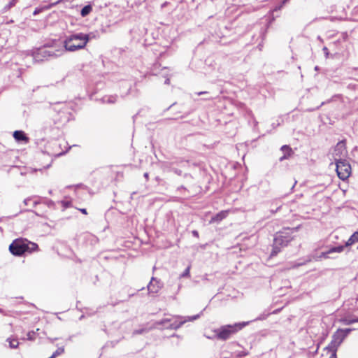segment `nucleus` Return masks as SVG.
<instances>
[{"mask_svg": "<svg viewBox=\"0 0 358 358\" xmlns=\"http://www.w3.org/2000/svg\"><path fill=\"white\" fill-rule=\"evenodd\" d=\"M99 36V32L98 31L89 34L76 33L66 36L60 43L64 48V52H75L83 49L90 39Z\"/></svg>", "mask_w": 358, "mask_h": 358, "instance_id": "obj_1", "label": "nucleus"}, {"mask_svg": "<svg viewBox=\"0 0 358 358\" xmlns=\"http://www.w3.org/2000/svg\"><path fill=\"white\" fill-rule=\"evenodd\" d=\"M299 228V225L292 228L285 227L276 232L273 238V248L270 256H276L280 252L281 248L287 246L294 239V234L297 232Z\"/></svg>", "mask_w": 358, "mask_h": 358, "instance_id": "obj_2", "label": "nucleus"}, {"mask_svg": "<svg viewBox=\"0 0 358 358\" xmlns=\"http://www.w3.org/2000/svg\"><path fill=\"white\" fill-rule=\"evenodd\" d=\"M8 250L15 257H24L38 250V245L24 238H18L13 241Z\"/></svg>", "mask_w": 358, "mask_h": 358, "instance_id": "obj_3", "label": "nucleus"}, {"mask_svg": "<svg viewBox=\"0 0 358 358\" xmlns=\"http://www.w3.org/2000/svg\"><path fill=\"white\" fill-rule=\"evenodd\" d=\"M250 322H236L234 324H227L221 326L220 328L213 331L214 334L212 336H208L210 339H217L220 341H227L234 334L248 325Z\"/></svg>", "mask_w": 358, "mask_h": 358, "instance_id": "obj_4", "label": "nucleus"}, {"mask_svg": "<svg viewBox=\"0 0 358 358\" xmlns=\"http://www.w3.org/2000/svg\"><path fill=\"white\" fill-rule=\"evenodd\" d=\"M57 42L51 44L46 43L36 49L33 52V58L36 62H42L52 58H56L64 52V49L56 48Z\"/></svg>", "mask_w": 358, "mask_h": 358, "instance_id": "obj_5", "label": "nucleus"}, {"mask_svg": "<svg viewBox=\"0 0 358 358\" xmlns=\"http://www.w3.org/2000/svg\"><path fill=\"white\" fill-rule=\"evenodd\" d=\"M202 312L201 313L193 315L188 316L186 317H177L175 319L173 318H165L161 320H159L155 322L156 325H162L164 329H177L180 328L182 324H184L187 321H194L200 317Z\"/></svg>", "mask_w": 358, "mask_h": 358, "instance_id": "obj_6", "label": "nucleus"}, {"mask_svg": "<svg viewBox=\"0 0 358 358\" xmlns=\"http://www.w3.org/2000/svg\"><path fill=\"white\" fill-rule=\"evenodd\" d=\"M213 27H211V30H213V32L211 33V36L213 38V41L215 42H221L220 40L222 38H225L228 36H230V32L231 31V26H229L226 24H213Z\"/></svg>", "mask_w": 358, "mask_h": 358, "instance_id": "obj_7", "label": "nucleus"}, {"mask_svg": "<svg viewBox=\"0 0 358 358\" xmlns=\"http://www.w3.org/2000/svg\"><path fill=\"white\" fill-rule=\"evenodd\" d=\"M345 335H342L338 330L334 333L331 341L329 344L324 348L325 350L331 352L329 358H337V350L338 347L345 340Z\"/></svg>", "mask_w": 358, "mask_h": 358, "instance_id": "obj_8", "label": "nucleus"}, {"mask_svg": "<svg viewBox=\"0 0 358 358\" xmlns=\"http://www.w3.org/2000/svg\"><path fill=\"white\" fill-rule=\"evenodd\" d=\"M336 170L337 175L342 180L348 179L351 173V166L350 164L344 159L339 158L335 161Z\"/></svg>", "mask_w": 358, "mask_h": 358, "instance_id": "obj_9", "label": "nucleus"}, {"mask_svg": "<svg viewBox=\"0 0 358 358\" xmlns=\"http://www.w3.org/2000/svg\"><path fill=\"white\" fill-rule=\"evenodd\" d=\"M346 152V141H340L334 148L333 157L335 161L345 156Z\"/></svg>", "mask_w": 358, "mask_h": 358, "instance_id": "obj_10", "label": "nucleus"}, {"mask_svg": "<svg viewBox=\"0 0 358 358\" xmlns=\"http://www.w3.org/2000/svg\"><path fill=\"white\" fill-rule=\"evenodd\" d=\"M345 246L343 245H338V246H334L331 247L329 250L322 252L321 254L317 257V260H320L322 258L328 259L331 258L329 255L338 252L341 253L344 250ZM331 258H334V257H331Z\"/></svg>", "mask_w": 358, "mask_h": 358, "instance_id": "obj_11", "label": "nucleus"}, {"mask_svg": "<svg viewBox=\"0 0 358 358\" xmlns=\"http://www.w3.org/2000/svg\"><path fill=\"white\" fill-rule=\"evenodd\" d=\"M162 284L156 278L152 277L150 282L147 285L150 294H157L162 289Z\"/></svg>", "mask_w": 358, "mask_h": 358, "instance_id": "obj_12", "label": "nucleus"}, {"mask_svg": "<svg viewBox=\"0 0 358 358\" xmlns=\"http://www.w3.org/2000/svg\"><path fill=\"white\" fill-rule=\"evenodd\" d=\"M13 137L18 142L28 141V138L27 137L25 133L21 130L15 131L13 132Z\"/></svg>", "mask_w": 358, "mask_h": 358, "instance_id": "obj_13", "label": "nucleus"}, {"mask_svg": "<svg viewBox=\"0 0 358 358\" xmlns=\"http://www.w3.org/2000/svg\"><path fill=\"white\" fill-rule=\"evenodd\" d=\"M280 151L282 152L284 156L290 158L294 155V151L288 145H284L280 148Z\"/></svg>", "mask_w": 358, "mask_h": 358, "instance_id": "obj_14", "label": "nucleus"}, {"mask_svg": "<svg viewBox=\"0 0 358 358\" xmlns=\"http://www.w3.org/2000/svg\"><path fill=\"white\" fill-rule=\"evenodd\" d=\"M356 242H358V231H355L352 235H351L344 246L345 248L350 246Z\"/></svg>", "mask_w": 358, "mask_h": 358, "instance_id": "obj_15", "label": "nucleus"}, {"mask_svg": "<svg viewBox=\"0 0 358 358\" xmlns=\"http://www.w3.org/2000/svg\"><path fill=\"white\" fill-rule=\"evenodd\" d=\"M160 64L159 63H155L152 68L150 69V75H152V76H158L160 74V70H159V67H160ZM163 69H161V71H162Z\"/></svg>", "mask_w": 358, "mask_h": 358, "instance_id": "obj_16", "label": "nucleus"}, {"mask_svg": "<svg viewBox=\"0 0 358 358\" xmlns=\"http://www.w3.org/2000/svg\"><path fill=\"white\" fill-rule=\"evenodd\" d=\"M116 95L105 96L102 98V102L106 103H114L117 101Z\"/></svg>", "mask_w": 358, "mask_h": 358, "instance_id": "obj_17", "label": "nucleus"}, {"mask_svg": "<svg viewBox=\"0 0 358 358\" xmlns=\"http://www.w3.org/2000/svg\"><path fill=\"white\" fill-rule=\"evenodd\" d=\"M92 6L91 5H86L82 8V10L80 11V15L83 17H85L87 15H89L92 12Z\"/></svg>", "mask_w": 358, "mask_h": 358, "instance_id": "obj_18", "label": "nucleus"}, {"mask_svg": "<svg viewBox=\"0 0 358 358\" xmlns=\"http://www.w3.org/2000/svg\"><path fill=\"white\" fill-rule=\"evenodd\" d=\"M343 324L345 325H350L354 323L358 322V317H355L353 318H344L343 320Z\"/></svg>", "mask_w": 358, "mask_h": 358, "instance_id": "obj_19", "label": "nucleus"}, {"mask_svg": "<svg viewBox=\"0 0 358 358\" xmlns=\"http://www.w3.org/2000/svg\"><path fill=\"white\" fill-rule=\"evenodd\" d=\"M7 341L8 342L10 348L15 349L19 345V342L17 341V339L8 338L7 339Z\"/></svg>", "mask_w": 358, "mask_h": 358, "instance_id": "obj_20", "label": "nucleus"}, {"mask_svg": "<svg viewBox=\"0 0 358 358\" xmlns=\"http://www.w3.org/2000/svg\"><path fill=\"white\" fill-rule=\"evenodd\" d=\"M148 332V329L146 328H141L139 329H136L133 331V335H138V334H143L145 333Z\"/></svg>", "mask_w": 358, "mask_h": 358, "instance_id": "obj_21", "label": "nucleus"}, {"mask_svg": "<svg viewBox=\"0 0 358 358\" xmlns=\"http://www.w3.org/2000/svg\"><path fill=\"white\" fill-rule=\"evenodd\" d=\"M64 352V348L60 347L58 348L55 352H53L52 355L56 358L57 356L61 355Z\"/></svg>", "mask_w": 358, "mask_h": 358, "instance_id": "obj_22", "label": "nucleus"}, {"mask_svg": "<svg viewBox=\"0 0 358 358\" xmlns=\"http://www.w3.org/2000/svg\"><path fill=\"white\" fill-rule=\"evenodd\" d=\"M27 339L29 341H34L36 339V332L34 331H30L27 334Z\"/></svg>", "mask_w": 358, "mask_h": 358, "instance_id": "obj_23", "label": "nucleus"}, {"mask_svg": "<svg viewBox=\"0 0 358 358\" xmlns=\"http://www.w3.org/2000/svg\"><path fill=\"white\" fill-rule=\"evenodd\" d=\"M338 331L341 333L342 335H345V338L352 331V329H338Z\"/></svg>", "mask_w": 358, "mask_h": 358, "instance_id": "obj_24", "label": "nucleus"}, {"mask_svg": "<svg viewBox=\"0 0 358 358\" xmlns=\"http://www.w3.org/2000/svg\"><path fill=\"white\" fill-rule=\"evenodd\" d=\"M270 313H263L259 316H258L257 318L254 320V321L256 320H264L267 318V317L270 315Z\"/></svg>", "mask_w": 358, "mask_h": 358, "instance_id": "obj_25", "label": "nucleus"}, {"mask_svg": "<svg viewBox=\"0 0 358 358\" xmlns=\"http://www.w3.org/2000/svg\"><path fill=\"white\" fill-rule=\"evenodd\" d=\"M190 266H187L185 271L180 274V278H187L189 276Z\"/></svg>", "mask_w": 358, "mask_h": 358, "instance_id": "obj_26", "label": "nucleus"}, {"mask_svg": "<svg viewBox=\"0 0 358 358\" xmlns=\"http://www.w3.org/2000/svg\"><path fill=\"white\" fill-rule=\"evenodd\" d=\"M331 101V99H328L327 101L322 102L321 104L319 106L316 107L315 108L308 109V111H314V110H318L321 106H322L327 103H329Z\"/></svg>", "mask_w": 358, "mask_h": 358, "instance_id": "obj_27", "label": "nucleus"}, {"mask_svg": "<svg viewBox=\"0 0 358 358\" xmlns=\"http://www.w3.org/2000/svg\"><path fill=\"white\" fill-rule=\"evenodd\" d=\"M170 171L171 172L174 173L175 174L178 175V176H182V170L178 169V168H175V167L171 168Z\"/></svg>", "mask_w": 358, "mask_h": 358, "instance_id": "obj_28", "label": "nucleus"}, {"mask_svg": "<svg viewBox=\"0 0 358 358\" xmlns=\"http://www.w3.org/2000/svg\"><path fill=\"white\" fill-rule=\"evenodd\" d=\"M224 213L222 212H221V213L217 214L213 220L215 221H220V220H222L224 218Z\"/></svg>", "mask_w": 358, "mask_h": 358, "instance_id": "obj_29", "label": "nucleus"}, {"mask_svg": "<svg viewBox=\"0 0 358 358\" xmlns=\"http://www.w3.org/2000/svg\"><path fill=\"white\" fill-rule=\"evenodd\" d=\"M45 203L50 208L55 207V202L50 199H46Z\"/></svg>", "mask_w": 358, "mask_h": 358, "instance_id": "obj_30", "label": "nucleus"}, {"mask_svg": "<svg viewBox=\"0 0 358 358\" xmlns=\"http://www.w3.org/2000/svg\"><path fill=\"white\" fill-rule=\"evenodd\" d=\"M183 177L187 180L191 181L192 180V176L189 173H185Z\"/></svg>", "mask_w": 358, "mask_h": 358, "instance_id": "obj_31", "label": "nucleus"}, {"mask_svg": "<svg viewBox=\"0 0 358 358\" xmlns=\"http://www.w3.org/2000/svg\"><path fill=\"white\" fill-rule=\"evenodd\" d=\"M280 208H281V204H279V205L275 208H275H271V209L270 210V211H271V213L272 214H274V213H275L278 210H280Z\"/></svg>", "mask_w": 358, "mask_h": 358, "instance_id": "obj_32", "label": "nucleus"}, {"mask_svg": "<svg viewBox=\"0 0 358 358\" xmlns=\"http://www.w3.org/2000/svg\"><path fill=\"white\" fill-rule=\"evenodd\" d=\"M322 51L324 52L325 57L327 58L329 57V54L328 48L327 47H324L322 48Z\"/></svg>", "mask_w": 358, "mask_h": 358, "instance_id": "obj_33", "label": "nucleus"}, {"mask_svg": "<svg viewBox=\"0 0 358 358\" xmlns=\"http://www.w3.org/2000/svg\"><path fill=\"white\" fill-rule=\"evenodd\" d=\"M162 76L166 78L165 81H164V84L169 85L170 83V79H169V78L167 77V74L166 73H164L162 75Z\"/></svg>", "mask_w": 358, "mask_h": 358, "instance_id": "obj_34", "label": "nucleus"}, {"mask_svg": "<svg viewBox=\"0 0 358 358\" xmlns=\"http://www.w3.org/2000/svg\"><path fill=\"white\" fill-rule=\"evenodd\" d=\"M267 28H268V27H266L265 28V29L264 31H262L260 33V36L262 37V40H264V38L265 37Z\"/></svg>", "mask_w": 358, "mask_h": 358, "instance_id": "obj_35", "label": "nucleus"}, {"mask_svg": "<svg viewBox=\"0 0 358 358\" xmlns=\"http://www.w3.org/2000/svg\"><path fill=\"white\" fill-rule=\"evenodd\" d=\"M192 234L194 237L199 238V232L196 230H193Z\"/></svg>", "mask_w": 358, "mask_h": 358, "instance_id": "obj_36", "label": "nucleus"}, {"mask_svg": "<svg viewBox=\"0 0 358 358\" xmlns=\"http://www.w3.org/2000/svg\"><path fill=\"white\" fill-rule=\"evenodd\" d=\"M78 210H79V211H80L84 215H87V211L86 208H79Z\"/></svg>", "mask_w": 358, "mask_h": 358, "instance_id": "obj_37", "label": "nucleus"}, {"mask_svg": "<svg viewBox=\"0 0 358 358\" xmlns=\"http://www.w3.org/2000/svg\"><path fill=\"white\" fill-rule=\"evenodd\" d=\"M31 201V199H29V198L25 199L24 200V203L25 205H27H27H29V202H30Z\"/></svg>", "mask_w": 358, "mask_h": 358, "instance_id": "obj_38", "label": "nucleus"}, {"mask_svg": "<svg viewBox=\"0 0 358 358\" xmlns=\"http://www.w3.org/2000/svg\"><path fill=\"white\" fill-rule=\"evenodd\" d=\"M285 159H288V158H287V157H286L285 156H284V155H282V156H281V157L279 158V161H280V162H282V161H284V160H285Z\"/></svg>", "mask_w": 358, "mask_h": 358, "instance_id": "obj_39", "label": "nucleus"}, {"mask_svg": "<svg viewBox=\"0 0 358 358\" xmlns=\"http://www.w3.org/2000/svg\"><path fill=\"white\" fill-rule=\"evenodd\" d=\"M208 94V92H206V91H202V92H196V94H197L198 96H200V95H202V94Z\"/></svg>", "mask_w": 358, "mask_h": 358, "instance_id": "obj_40", "label": "nucleus"}, {"mask_svg": "<svg viewBox=\"0 0 358 358\" xmlns=\"http://www.w3.org/2000/svg\"><path fill=\"white\" fill-rule=\"evenodd\" d=\"M0 313L3 314V315H8L7 313L4 310L0 308Z\"/></svg>", "mask_w": 358, "mask_h": 358, "instance_id": "obj_41", "label": "nucleus"}, {"mask_svg": "<svg viewBox=\"0 0 358 358\" xmlns=\"http://www.w3.org/2000/svg\"><path fill=\"white\" fill-rule=\"evenodd\" d=\"M144 178H145V180L148 181L149 180V173H145L144 175H143Z\"/></svg>", "mask_w": 358, "mask_h": 358, "instance_id": "obj_42", "label": "nucleus"}, {"mask_svg": "<svg viewBox=\"0 0 358 358\" xmlns=\"http://www.w3.org/2000/svg\"><path fill=\"white\" fill-rule=\"evenodd\" d=\"M180 189L186 190V188L183 185H181V186L178 187L177 190L180 191Z\"/></svg>", "mask_w": 358, "mask_h": 358, "instance_id": "obj_43", "label": "nucleus"}, {"mask_svg": "<svg viewBox=\"0 0 358 358\" xmlns=\"http://www.w3.org/2000/svg\"><path fill=\"white\" fill-rule=\"evenodd\" d=\"M289 0H283V1L282 2V4L281 6L279 7V8H280L281 7H282V6L286 3Z\"/></svg>", "mask_w": 358, "mask_h": 358, "instance_id": "obj_44", "label": "nucleus"}, {"mask_svg": "<svg viewBox=\"0 0 358 358\" xmlns=\"http://www.w3.org/2000/svg\"><path fill=\"white\" fill-rule=\"evenodd\" d=\"M262 47H263V45H262V43H259V44L257 45V48H259V50H262Z\"/></svg>", "mask_w": 358, "mask_h": 358, "instance_id": "obj_45", "label": "nucleus"}, {"mask_svg": "<svg viewBox=\"0 0 358 358\" xmlns=\"http://www.w3.org/2000/svg\"><path fill=\"white\" fill-rule=\"evenodd\" d=\"M39 203H40V202H39V201H34L33 202V206H36L37 204H38Z\"/></svg>", "mask_w": 358, "mask_h": 358, "instance_id": "obj_46", "label": "nucleus"}, {"mask_svg": "<svg viewBox=\"0 0 358 358\" xmlns=\"http://www.w3.org/2000/svg\"><path fill=\"white\" fill-rule=\"evenodd\" d=\"M101 32L102 33H106V32H107V30L106 29H104V28H101Z\"/></svg>", "mask_w": 358, "mask_h": 358, "instance_id": "obj_47", "label": "nucleus"}, {"mask_svg": "<svg viewBox=\"0 0 358 358\" xmlns=\"http://www.w3.org/2000/svg\"><path fill=\"white\" fill-rule=\"evenodd\" d=\"M296 183V181H295L294 184L292 185V189H294V186H295Z\"/></svg>", "mask_w": 358, "mask_h": 358, "instance_id": "obj_48", "label": "nucleus"}, {"mask_svg": "<svg viewBox=\"0 0 358 358\" xmlns=\"http://www.w3.org/2000/svg\"><path fill=\"white\" fill-rule=\"evenodd\" d=\"M83 317H84V315H81V316L80 317L79 320H81L82 319H83Z\"/></svg>", "mask_w": 358, "mask_h": 358, "instance_id": "obj_49", "label": "nucleus"}, {"mask_svg": "<svg viewBox=\"0 0 358 358\" xmlns=\"http://www.w3.org/2000/svg\"><path fill=\"white\" fill-rule=\"evenodd\" d=\"M143 32L145 34L146 33V29L145 28H143Z\"/></svg>", "mask_w": 358, "mask_h": 358, "instance_id": "obj_50", "label": "nucleus"}, {"mask_svg": "<svg viewBox=\"0 0 358 358\" xmlns=\"http://www.w3.org/2000/svg\"><path fill=\"white\" fill-rule=\"evenodd\" d=\"M49 194H52V190H50V191H49Z\"/></svg>", "mask_w": 358, "mask_h": 358, "instance_id": "obj_51", "label": "nucleus"}, {"mask_svg": "<svg viewBox=\"0 0 358 358\" xmlns=\"http://www.w3.org/2000/svg\"><path fill=\"white\" fill-rule=\"evenodd\" d=\"M175 103H172V105L170 106L169 108H168V109H169L172 106H174Z\"/></svg>", "mask_w": 358, "mask_h": 358, "instance_id": "obj_52", "label": "nucleus"}, {"mask_svg": "<svg viewBox=\"0 0 358 358\" xmlns=\"http://www.w3.org/2000/svg\"><path fill=\"white\" fill-rule=\"evenodd\" d=\"M315 70H317L318 69V66H315Z\"/></svg>", "mask_w": 358, "mask_h": 358, "instance_id": "obj_53", "label": "nucleus"}, {"mask_svg": "<svg viewBox=\"0 0 358 358\" xmlns=\"http://www.w3.org/2000/svg\"><path fill=\"white\" fill-rule=\"evenodd\" d=\"M357 249H358V246H357Z\"/></svg>", "mask_w": 358, "mask_h": 358, "instance_id": "obj_54", "label": "nucleus"}]
</instances>
